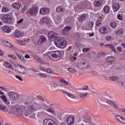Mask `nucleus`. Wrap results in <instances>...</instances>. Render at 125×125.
I'll list each match as a JSON object with an SVG mask.
<instances>
[{"instance_id":"obj_1","label":"nucleus","mask_w":125,"mask_h":125,"mask_svg":"<svg viewBox=\"0 0 125 125\" xmlns=\"http://www.w3.org/2000/svg\"><path fill=\"white\" fill-rule=\"evenodd\" d=\"M38 98L39 100L34 101L32 104L28 106V110H26L24 112V116H25V117L31 118V114H32V113L36 112V111L38 110H41L42 107L43 106V103L41 102L42 101L43 99L40 96H38Z\"/></svg>"},{"instance_id":"obj_2","label":"nucleus","mask_w":125,"mask_h":125,"mask_svg":"<svg viewBox=\"0 0 125 125\" xmlns=\"http://www.w3.org/2000/svg\"><path fill=\"white\" fill-rule=\"evenodd\" d=\"M48 57L53 61H58L61 58V53L59 51L49 52Z\"/></svg>"},{"instance_id":"obj_3","label":"nucleus","mask_w":125,"mask_h":125,"mask_svg":"<svg viewBox=\"0 0 125 125\" xmlns=\"http://www.w3.org/2000/svg\"><path fill=\"white\" fill-rule=\"evenodd\" d=\"M55 43L59 48H64L67 45V42L64 38L62 37H58L57 39L55 40Z\"/></svg>"},{"instance_id":"obj_4","label":"nucleus","mask_w":125,"mask_h":125,"mask_svg":"<svg viewBox=\"0 0 125 125\" xmlns=\"http://www.w3.org/2000/svg\"><path fill=\"white\" fill-rule=\"evenodd\" d=\"M16 116H21L23 114V109L16 106H13L11 108V113Z\"/></svg>"},{"instance_id":"obj_5","label":"nucleus","mask_w":125,"mask_h":125,"mask_svg":"<svg viewBox=\"0 0 125 125\" xmlns=\"http://www.w3.org/2000/svg\"><path fill=\"white\" fill-rule=\"evenodd\" d=\"M8 97L11 101H16L19 99V96L14 92H9L7 93Z\"/></svg>"},{"instance_id":"obj_6","label":"nucleus","mask_w":125,"mask_h":125,"mask_svg":"<svg viewBox=\"0 0 125 125\" xmlns=\"http://www.w3.org/2000/svg\"><path fill=\"white\" fill-rule=\"evenodd\" d=\"M17 71L18 73H20V74H21V75H26V74L28 73L27 69H26L24 66L19 64H17Z\"/></svg>"},{"instance_id":"obj_7","label":"nucleus","mask_w":125,"mask_h":125,"mask_svg":"<svg viewBox=\"0 0 125 125\" xmlns=\"http://www.w3.org/2000/svg\"><path fill=\"white\" fill-rule=\"evenodd\" d=\"M2 21L6 24H9V23H11L12 21V18H11L10 15H4L2 17Z\"/></svg>"},{"instance_id":"obj_8","label":"nucleus","mask_w":125,"mask_h":125,"mask_svg":"<svg viewBox=\"0 0 125 125\" xmlns=\"http://www.w3.org/2000/svg\"><path fill=\"white\" fill-rule=\"evenodd\" d=\"M77 67L79 69H87V68H89V64L85 62H80L77 64Z\"/></svg>"},{"instance_id":"obj_9","label":"nucleus","mask_w":125,"mask_h":125,"mask_svg":"<svg viewBox=\"0 0 125 125\" xmlns=\"http://www.w3.org/2000/svg\"><path fill=\"white\" fill-rule=\"evenodd\" d=\"M43 125H57V124L51 119H45L43 121Z\"/></svg>"},{"instance_id":"obj_10","label":"nucleus","mask_w":125,"mask_h":125,"mask_svg":"<svg viewBox=\"0 0 125 125\" xmlns=\"http://www.w3.org/2000/svg\"><path fill=\"white\" fill-rule=\"evenodd\" d=\"M46 38L44 36L41 35L38 40L37 43L38 44H42V43H44L46 42Z\"/></svg>"},{"instance_id":"obj_11","label":"nucleus","mask_w":125,"mask_h":125,"mask_svg":"<svg viewBox=\"0 0 125 125\" xmlns=\"http://www.w3.org/2000/svg\"><path fill=\"white\" fill-rule=\"evenodd\" d=\"M48 37L50 40H55V41L58 39V38H57V35H56V33L52 31L48 33Z\"/></svg>"},{"instance_id":"obj_12","label":"nucleus","mask_w":125,"mask_h":125,"mask_svg":"<svg viewBox=\"0 0 125 125\" xmlns=\"http://www.w3.org/2000/svg\"><path fill=\"white\" fill-rule=\"evenodd\" d=\"M50 22H51V21H50V20H49L47 18L44 17L41 19V23H42V25L44 24H46V25H47L48 24H50Z\"/></svg>"},{"instance_id":"obj_13","label":"nucleus","mask_w":125,"mask_h":125,"mask_svg":"<svg viewBox=\"0 0 125 125\" xmlns=\"http://www.w3.org/2000/svg\"><path fill=\"white\" fill-rule=\"evenodd\" d=\"M99 32L100 34L102 35H104L105 34H107V32H108V29H107L106 26H102L100 28Z\"/></svg>"},{"instance_id":"obj_14","label":"nucleus","mask_w":125,"mask_h":125,"mask_svg":"<svg viewBox=\"0 0 125 125\" xmlns=\"http://www.w3.org/2000/svg\"><path fill=\"white\" fill-rule=\"evenodd\" d=\"M49 9L47 8H41L40 10V14L42 15H45V14H47V13H49Z\"/></svg>"},{"instance_id":"obj_15","label":"nucleus","mask_w":125,"mask_h":125,"mask_svg":"<svg viewBox=\"0 0 125 125\" xmlns=\"http://www.w3.org/2000/svg\"><path fill=\"white\" fill-rule=\"evenodd\" d=\"M71 29L72 27L69 26H66L63 28L62 33L63 35H69V33L68 32H69V31H70V30Z\"/></svg>"},{"instance_id":"obj_16","label":"nucleus","mask_w":125,"mask_h":125,"mask_svg":"<svg viewBox=\"0 0 125 125\" xmlns=\"http://www.w3.org/2000/svg\"><path fill=\"white\" fill-rule=\"evenodd\" d=\"M115 117L116 120L119 121V122H120V123H122V124H124L125 125V119L123 118V117L118 115H115Z\"/></svg>"},{"instance_id":"obj_17","label":"nucleus","mask_w":125,"mask_h":125,"mask_svg":"<svg viewBox=\"0 0 125 125\" xmlns=\"http://www.w3.org/2000/svg\"><path fill=\"white\" fill-rule=\"evenodd\" d=\"M62 90V93H64V94H65V95H67V96H68V97H70V98H73V99H75V98H76V96H75L74 94H71L69 92L65 90Z\"/></svg>"},{"instance_id":"obj_18","label":"nucleus","mask_w":125,"mask_h":125,"mask_svg":"<svg viewBox=\"0 0 125 125\" xmlns=\"http://www.w3.org/2000/svg\"><path fill=\"white\" fill-rule=\"evenodd\" d=\"M75 121V118L74 116H69L66 120V122L68 125H73Z\"/></svg>"},{"instance_id":"obj_19","label":"nucleus","mask_w":125,"mask_h":125,"mask_svg":"<svg viewBox=\"0 0 125 125\" xmlns=\"http://www.w3.org/2000/svg\"><path fill=\"white\" fill-rule=\"evenodd\" d=\"M102 3H103V0H95L94 5L96 7L101 6Z\"/></svg>"},{"instance_id":"obj_20","label":"nucleus","mask_w":125,"mask_h":125,"mask_svg":"<svg viewBox=\"0 0 125 125\" xmlns=\"http://www.w3.org/2000/svg\"><path fill=\"white\" fill-rule=\"evenodd\" d=\"M14 35L16 38H21L22 37V33L19 30H16L14 32Z\"/></svg>"},{"instance_id":"obj_21","label":"nucleus","mask_w":125,"mask_h":125,"mask_svg":"<svg viewBox=\"0 0 125 125\" xmlns=\"http://www.w3.org/2000/svg\"><path fill=\"white\" fill-rule=\"evenodd\" d=\"M93 24H94L93 22L90 21L88 23V25H86L85 26V30H86L87 31H88L89 30H92V27H93Z\"/></svg>"},{"instance_id":"obj_22","label":"nucleus","mask_w":125,"mask_h":125,"mask_svg":"<svg viewBox=\"0 0 125 125\" xmlns=\"http://www.w3.org/2000/svg\"><path fill=\"white\" fill-rule=\"evenodd\" d=\"M0 110L1 111H3L4 113H6L8 112V109L6 108V106L2 104H0Z\"/></svg>"},{"instance_id":"obj_23","label":"nucleus","mask_w":125,"mask_h":125,"mask_svg":"<svg viewBox=\"0 0 125 125\" xmlns=\"http://www.w3.org/2000/svg\"><path fill=\"white\" fill-rule=\"evenodd\" d=\"M105 47H107L108 48H110V49H112L113 51L115 52V53H117V51L116 50V49L115 48V47L111 44H107L104 45Z\"/></svg>"},{"instance_id":"obj_24","label":"nucleus","mask_w":125,"mask_h":125,"mask_svg":"<svg viewBox=\"0 0 125 125\" xmlns=\"http://www.w3.org/2000/svg\"><path fill=\"white\" fill-rule=\"evenodd\" d=\"M37 12H38V10H37V8L35 7L32 8V9L28 11V13H29L30 15H33V14H37Z\"/></svg>"},{"instance_id":"obj_25","label":"nucleus","mask_w":125,"mask_h":125,"mask_svg":"<svg viewBox=\"0 0 125 125\" xmlns=\"http://www.w3.org/2000/svg\"><path fill=\"white\" fill-rule=\"evenodd\" d=\"M87 15L86 14H82L79 18V22H83V21H84L85 19H86V16Z\"/></svg>"},{"instance_id":"obj_26","label":"nucleus","mask_w":125,"mask_h":125,"mask_svg":"<svg viewBox=\"0 0 125 125\" xmlns=\"http://www.w3.org/2000/svg\"><path fill=\"white\" fill-rule=\"evenodd\" d=\"M2 42L5 44L7 47H9L10 48H13V46L11 44V43L7 41H2Z\"/></svg>"},{"instance_id":"obj_27","label":"nucleus","mask_w":125,"mask_h":125,"mask_svg":"<svg viewBox=\"0 0 125 125\" xmlns=\"http://www.w3.org/2000/svg\"><path fill=\"white\" fill-rule=\"evenodd\" d=\"M114 58L113 56H109L106 59V61L110 64H113L114 63Z\"/></svg>"},{"instance_id":"obj_28","label":"nucleus","mask_w":125,"mask_h":125,"mask_svg":"<svg viewBox=\"0 0 125 125\" xmlns=\"http://www.w3.org/2000/svg\"><path fill=\"white\" fill-rule=\"evenodd\" d=\"M2 30L5 32V33H10L11 29L8 26H3L2 27Z\"/></svg>"},{"instance_id":"obj_29","label":"nucleus","mask_w":125,"mask_h":125,"mask_svg":"<svg viewBox=\"0 0 125 125\" xmlns=\"http://www.w3.org/2000/svg\"><path fill=\"white\" fill-rule=\"evenodd\" d=\"M113 9L114 11L117 12V11L120 9V5L118 3L114 4L113 5Z\"/></svg>"},{"instance_id":"obj_30","label":"nucleus","mask_w":125,"mask_h":125,"mask_svg":"<svg viewBox=\"0 0 125 125\" xmlns=\"http://www.w3.org/2000/svg\"><path fill=\"white\" fill-rule=\"evenodd\" d=\"M1 99L3 100V101H4V102H5L6 105H9L10 103L9 102L7 101V98H6V96L5 95L1 96Z\"/></svg>"},{"instance_id":"obj_31","label":"nucleus","mask_w":125,"mask_h":125,"mask_svg":"<svg viewBox=\"0 0 125 125\" xmlns=\"http://www.w3.org/2000/svg\"><path fill=\"white\" fill-rule=\"evenodd\" d=\"M57 12H59V13H63L65 11V9L62 7H57L56 9Z\"/></svg>"},{"instance_id":"obj_32","label":"nucleus","mask_w":125,"mask_h":125,"mask_svg":"<svg viewBox=\"0 0 125 125\" xmlns=\"http://www.w3.org/2000/svg\"><path fill=\"white\" fill-rule=\"evenodd\" d=\"M18 57L19 58V59H20L21 60V61H23V62H26V59H24V57H23V56L19 53H16Z\"/></svg>"},{"instance_id":"obj_33","label":"nucleus","mask_w":125,"mask_h":125,"mask_svg":"<svg viewBox=\"0 0 125 125\" xmlns=\"http://www.w3.org/2000/svg\"><path fill=\"white\" fill-rule=\"evenodd\" d=\"M21 5V4L18 3H15L12 4L13 7H14V8H17V9H19Z\"/></svg>"},{"instance_id":"obj_34","label":"nucleus","mask_w":125,"mask_h":125,"mask_svg":"<svg viewBox=\"0 0 125 125\" xmlns=\"http://www.w3.org/2000/svg\"><path fill=\"white\" fill-rule=\"evenodd\" d=\"M18 44H20V45H26V43H27V42L25 40L22 41L21 40H18Z\"/></svg>"},{"instance_id":"obj_35","label":"nucleus","mask_w":125,"mask_h":125,"mask_svg":"<svg viewBox=\"0 0 125 125\" xmlns=\"http://www.w3.org/2000/svg\"><path fill=\"white\" fill-rule=\"evenodd\" d=\"M60 82L61 83H63L64 84V85H69V83H68V82H67L66 80H65V79L62 78L60 80Z\"/></svg>"},{"instance_id":"obj_36","label":"nucleus","mask_w":125,"mask_h":125,"mask_svg":"<svg viewBox=\"0 0 125 125\" xmlns=\"http://www.w3.org/2000/svg\"><path fill=\"white\" fill-rule=\"evenodd\" d=\"M3 65L4 66V67H6V68H10L11 67V64H10V63L7 62H4Z\"/></svg>"},{"instance_id":"obj_37","label":"nucleus","mask_w":125,"mask_h":125,"mask_svg":"<svg viewBox=\"0 0 125 125\" xmlns=\"http://www.w3.org/2000/svg\"><path fill=\"white\" fill-rule=\"evenodd\" d=\"M104 11L105 13H109V11H110V8H109V6H105L104 8Z\"/></svg>"},{"instance_id":"obj_38","label":"nucleus","mask_w":125,"mask_h":125,"mask_svg":"<svg viewBox=\"0 0 125 125\" xmlns=\"http://www.w3.org/2000/svg\"><path fill=\"white\" fill-rule=\"evenodd\" d=\"M74 38L76 39L77 41H80L81 40V36L79 33H76L74 35Z\"/></svg>"},{"instance_id":"obj_39","label":"nucleus","mask_w":125,"mask_h":125,"mask_svg":"<svg viewBox=\"0 0 125 125\" xmlns=\"http://www.w3.org/2000/svg\"><path fill=\"white\" fill-rule=\"evenodd\" d=\"M124 32L125 30L124 29H119L116 31V34H117V35H122V34H124Z\"/></svg>"},{"instance_id":"obj_40","label":"nucleus","mask_w":125,"mask_h":125,"mask_svg":"<svg viewBox=\"0 0 125 125\" xmlns=\"http://www.w3.org/2000/svg\"><path fill=\"white\" fill-rule=\"evenodd\" d=\"M67 70L68 71V72H70V73H76L77 72V70H76L75 69H74L72 67H69L67 69Z\"/></svg>"},{"instance_id":"obj_41","label":"nucleus","mask_w":125,"mask_h":125,"mask_svg":"<svg viewBox=\"0 0 125 125\" xmlns=\"http://www.w3.org/2000/svg\"><path fill=\"white\" fill-rule=\"evenodd\" d=\"M110 25L111 28H113V29H115V28H116L117 27V23L114 21L111 22Z\"/></svg>"},{"instance_id":"obj_42","label":"nucleus","mask_w":125,"mask_h":125,"mask_svg":"<svg viewBox=\"0 0 125 125\" xmlns=\"http://www.w3.org/2000/svg\"><path fill=\"white\" fill-rule=\"evenodd\" d=\"M102 22V20L100 19V20H98L96 23V26H100L101 25Z\"/></svg>"},{"instance_id":"obj_43","label":"nucleus","mask_w":125,"mask_h":125,"mask_svg":"<svg viewBox=\"0 0 125 125\" xmlns=\"http://www.w3.org/2000/svg\"><path fill=\"white\" fill-rule=\"evenodd\" d=\"M8 57H10L11 58H12L13 59H14L15 60H16L17 58L16 56L12 54H8Z\"/></svg>"},{"instance_id":"obj_44","label":"nucleus","mask_w":125,"mask_h":125,"mask_svg":"<svg viewBox=\"0 0 125 125\" xmlns=\"http://www.w3.org/2000/svg\"><path fill=\"white\" fill-rule=\"evenodd\" d=\"M9 11V9L5 7H3L2 8V12H8Z\"/></svg>"},{"instance_id":"obj_45","label":"nucleus","mask_w":125,"mask_h":125,"mask_svg":"<svg viewBox=\"0 0 125 125\" xmlns=\"http://www.w3.org/2000/svg\"><path fill=\"white\" fill-rule=\"evenodd\" d=\"M87 94H88V93H86L85 94H80L79 96L81 97V98H83V97H85V96H87Z\"/></svg>"},{"instance_id":"obj_46","label":"nucleus","mask_w":125,"mask_h":125,"mask_svg":"<svg viewBox=\"0 0 125 125\" xmlns=\"http://www.w3.org/2000/svg\"><path fill=\"white\" fill-rule=\"evenodd\" d=\"M15 78L18 79L19 81H21V82H23V79H22L21 76H20L19 75H15Z\"/></svg>"},{"instance_id":"obj_47","label":"nucleus","mask_w":125,"mask_h":125,"mask_svg":"<svg viewBox=\"0 0 125 125\" xmlns=\"http://www.w3.org/2000/svg\"><path fill=\"white\" fill-rule=\"evenodd\" d=\"M46 71L47 72V73H49L50 74H54V72H53V71H52V70L50 68L47 69Z\"/></svg>"},{"instance_id":"obj_48","label":"nucleus","mask_w":125,"mask_h":125,"mask_svg":"<svg viewBox=\"0 0 125 125\" xmlns=\"http://www.w3.org/2000/svg\"><path fill=\"white\" fill-rule=\"evenodd\" d=\"M107 104H109V105H113L114 102H112V101L110 100H107L106 101H105Z\"/></svg>"},{"instance_id":"obj_49","label":"nucleus","mask_w":125,"mask_h":125,"mask_svg":"<svg viewBox=\"0 0 125 125\" xmlns=\"http://www.w3.org/2000/svg\"><path fill=\"white\" fill-rule=\"evenodd\" d=\"M91 74L94 75V76H97V75H98V72L96 71H91Z\"/></svg>"},{"instance_id":"obj_50","label":"nucleus","mask_w":125,"mask_h":125,"mask_svg":"<svg viewBox=\"0 0 125 125\" xmlns=\"http://www.w3.org/2000/svg\"><path fill=\"white\" fill-rule=\"evenodd\" d=\"M112 105L114 107V108H115V109H117L118 110V111H119V109H120V108H119V106H118L117 104L113 103Z\"/></svg>"},{"instance_id":"obj_51","label":"nucleus","mask_w":125,"mask_h":125,"mask_svg":"<svg viewBox=\"0 0 125 125\" xmlns=\"http://www.w3.org/2000/svg\"><path fill=\"white\" fill-rule=\"evenodd\" d=\"M38 75L40 76V77H41V78H46L47 77L46 75L42 73H39Z\"/></svg>"},{"instance_id":"obj_52","label":"nucleus","mask_w":125,"mask_h":125,"mask_svg":"<svg viewBox=\"0 0 125 125\" xmlns=\"http://www.w3.org/2000/svg\"><path fill=\"white\" fill-rule=\"evenodd\" d=\"M116 80H117V77L115 76L109 78V81H115Z\"/></svg>"},{"instance_id":"obj_53","label":"nucleus","mask_w":125,"mask_h":125,"mask_svg":"<svg viewBox=\"0 0 125 125\" xmlns=\"http://www.w3.org/2000/svg\"><path fill=\"white\" fill-rule=\"evenodd\" d=\"M90 49L89 48H84L83 49V52H87V51H89Z\"/></svg>"},{"instance_id":"obj_54","label":"nucleus","mask_w":125,"mask_h":125,"mask_svg":"<svg viewBox=\"0 0 125 125\" xmlns=\"http://www.w3.org/2000/svg\"><path fill=\"white\" fill-rule=\"evenodd\" d=\"M83 122H84V123H87V118L85 116H83Z\"/></svg>"},{"instance_id":"obj_55","label":"nucleus","mask_w":125,"mask_h":125,"mask_svg":"<svg viewBox=\"0 0 125 125\" xmlns=\"http://www.w3.org/2000/svg\"><path fill=\"white\" fill-rule=\"evenodd\" d=\"M117 18L119 20H123V17L122 16V15H121V14H118L117 15Z\"/></svg>"},{"instance_id":"obj_56","label":"nucleus","mask_w":125,"mask_h":125,"mask_svg":"<svg viewBox=\"0 0 125 125\" xmlns=\"http://www.w3.org/2000/svg\"><path fill=\"white\" fill-rule=\"evenodd\" d=\"M118 111L119 112H123V113H125V109L123 108H120L118 109Z\"/></svg>"},{"instance_id":"obj_57","label":"nucleus","mask_w":125,"mask_h":125,"mask_svg":"<svg viewBox=\"0 0 125 125\" xmlns=\"http://www.w3.org/2000/svg\"><path fill=\"white\" fill-rule=\"evenodd\" d=\"M61 18H62V17L61 16H58L57 20H58L59 23H60V22H61V21H62Z\"/></svg>"},{"instance_id":"obj_58","label":"nucleus","mask_w":125,"mask_h":125,"mask_svg":"<svg viewBox=\"0 0 125 125\" xmlns=\"http://www.w3.org/2000/svg\"><path fill=\"white\" fill-rule=\"evenodd\" d=\"M117 49L119 52L123 51V48L121 46L117 47Z\"/></svg>"},{"instance_id":"obj_59","label":"nucleus","mask_w":125,"mask_h":125,"mask_svg":"<svg viewBox=\"0 0 125 125\" xmlns=\"http://www.w3.org/2000/svg\"><path fill=\"white\" fill-rule=\"evenodd\" d=\"M38 62H39V63H41V64H44V62L41 58L39 59Z\"/></svg>"},{"instance_id":"obj_60","label":"nucleus","mask_w":125,"mask_h":125,"mask_svg":"<svg viewBox=\"0 0 125 125\" xmlns=\"http://www.w3.org/2000/svg\"><path fill=\"white\" fill-rule=\"evenodd\" d=\"M70 60L71 61H75V60H77V58L75 57H71Z\"/></svg>"},{"instance_id":"obj_61","label":"nucleus","mask_w":125,"mask_h":125,"mask_svg":"<svg viewBox=\"0 0 125 125\" xmlns=\"http://www.w3.org/2000/svg\"><path fill=\"white\" fill-rule=\"evenodd\" d=\"M48 112H49L50 113H52V114H54V111L52 110L51 108L48 109L47 110Z\"/></svg>"},{"instance_id":"obj_62","label":"nucleus","mask_w":125,"mask_h":125,"mask_svg":"<svg viewBox=\"0 0 125 125\" xmlns=\"http://www.w3.org/2000/svg\"><path fill=\"white\" fill-rule=\"evenodd\" d=\"M40 58H39V57L38 56H34V59H35V60H36V61H38V62H39V59H40Z\"/></svg>"},{"instance_id":"obj_63","label":"nucleus","mask_w":125,"mask_h":125,"mask_svg":"<svg viewBox=\"0 0 125 125\" xmlns=\"http://www.w3.org/2000/svg\"><path fill=\"white\" fill-rule=\"evenodd\" d=\"M40 70H41V71H43V72H45V71L46 70L45 68L42 67H40Z\"/></svg>"},{"instance_id":"obj_64","label":"nucleus","mask_w":125,"mask_h":125,"mask_svg":"<svg viewBox=\"0 0 125 125\" xmlns=\"http://www.w3.org/2000/svg\"><path fill=\"white\" fill-rule=\"evenodd\" d=\"M112 37H111V36H107L105 38V39L106 41H110V40H111V38Z\"/></svg>"}]
</instances>
